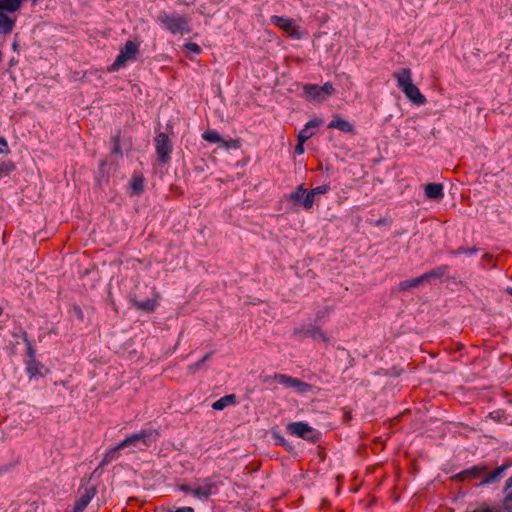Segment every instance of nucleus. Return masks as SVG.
I'll use <instances>...</instances> for the list:
<instances>
[{"mask_svg": "<svg viewBox=\"0 0 512 512\" xmlns=\"http://www.w3.org/2000/svg\"><path fill=\"white\" fill-rule=\"evenodd\" d=\"M203 138L206 141L211 142V143L221 142V137H220L219 133L216 131H212V130L205 131L203 134Z\"/></svg>", "mask_w": 512, "mask_h": 512, "instance_id": "nucleus-29", "label": "nucleus"}, {"mask_svg": "<svg viewBox=\"0 0 512 512\" xmlns=\"http://www.w3.org/2000/svg\"><path fill=\"white\" fill-rule=\"evenodd\" d=\"M305 336L310 337L314 340H322L324 342H328V337L317 327H311L304 332Z\"/></svg>", "mask_w": 512, "mask_h": 512, "instance_id": "nucleus-26", "label": "nucleus"}, {"mask_svg": "<svg viewBox=\"0 0 512 512\" xmlns=\"http://www.w3.org/2000/svg\"><path fill=\"white\" fill-rule=\"evenodd\" d=\"M476 251H477L476 248L465 249L464 247H460L457 250L452 251L451 254H453V255H460V254H463V253H475Z\"/></svg>", "mask_w": 512, "mask_h": 512, "instance_id": "nucleus-35", "label": "nucleus"}, {"mask_svg": "<svg viewBox=\"0 0 512 512\" xmlns=\"http://www.w3.org/2000/svg\"><path fill=\"white\" fill-rule=\"evenodd\" d=\"M289 35L290 37H297L299 38L300 35L296 32V29L292 26V24L290 23V32H289Z\"/></svg>", "mask_w": 512, "mask_h": 512, "instance_id": "nucleus-43", "label": "nucleus"}, {"mask_svg": "<svg viewBox=\"0 0 512 512\" xmlns=\"http://www.w3.org/2000/svg\"><path fill=\"white\" fill-rule=\"evenodd\" d=\"M23 341L27 347V356H28L29 360L36 359L35 358V349L33 348L31 341L29 340L26 332L23 333Z\"/></svg>", "mask_w": 512, "mask_h": 512, "instance_id": "nucleus-30", "label": "nucleus"}, {"mask_svg": "<svg viewBox=\"0 0 512 512\" xmlns=\"http://www.w3.org/2000/svg\"><path fill=\"white\" fill-rule=\"evenodd\" d=\"M273 379L277 380L279 383L287 385L288 384V377L283 374H275Z\"/></svg>", "mask_w": 512, "mask_h": 512, "instance_id": "nucleus-38", "label": "nucleus"}, {"mask_svg": "<svg viewBox=\"0 0 512 512\" xmlns=\"http://www.w3.org/2000/svg\"><path fill=\"white\" fill-rule=\"evenodd\" d=\"M3 313V309L0 307V316L2 315Z\"/></svg>", "mask_w": 512, "mask_h": 512, "instance_id": "nucleus-49", "label": "nucleus"}, {"mask_svg": "<svg viewBox=\"0 0 512 512\" xmlns=\"http://www.w3.org/2000/svg\"><path fill=\"white\" fill-rule=\"evenodd\" d=\"M185 48L188 49L189 51L195 53V54H199L201 52L200 46L198 44H196V43H193V42L187 43L185 45Z\"/></svg>", "mask_w": 512, "mask_h": 512, "instance_id": "nucleus-34", "label": "nucleus"}, {"mask_svg": "<svg viewBox=\"0 0 512 512\" xmlns=\"http://www.w3.org/2000/svg\"><path fill=\"white\" fill-rule=\"evenodd\" d=\"M131 189L134 195H140L144 190V179L140 175H134L131 180Z\"/></svg>", "mask_w": 512, "mask_h": 512, "instance_id": "nucleus-24", "label": "nucleus"}, {"mask_svg": "<svg viewBox=\"0 0 512 512\" xmlns=\"http://www.w3.org/2000/svg\"><path fill=\"white\" fill-rule=\"evenodd\" d=\"M155 149L159 162L167 164L170 161V154L172 153L173 145L166 133L160 132L156 135Z\"/></svg>", "mask_w": 512, "mask_h": 512, "instance_id": "nucleus-6", "label": "nucleus"}, {"mask_svg": "<svg viewBox=\"0 0 512 512\" xmlns=\"http://www.w3.org/2000/svg\"><path fill=\"white\" fill-rule=\"evenodd\" d=\"M507 467H508L507 465H502V466L496 468L493 472L489 473L486 476V478L481 482V485L489 484V483L496 481L501 476L503 471L507 469Z\"/></svg>", "mask_w": 512, "mask_h": 512, "instance_id": "nucleus-27", "label": "nucleus"}, {"mask_svg": "<svg viewBox=\"0 0 512 512\" xmlns=\"http://www.w3.org/2000/svg\"><path fill=\"white\" fill-rule=\"evenodd\" d=\"M272 21L275 25L280 27L284 32H288V19L278 16H273Z\"/></svg>", "mask_w": 512, "mask_h": 512, "instance_id": "nucleus-33", "label": "nucleus"}, {"mask_svg": "<svg viewBox=\"0 0 512 512\" xmlns=\"http://www.w3.org/2000/svg\"><path fill=\"white\" fill-rule=\"evenodd\" d=\"M424 280L422 279V275L413 279L404 280L399 283V290L400 291H406L415 287H418L419 285L423 284Z\"/></svg>", "mask_w": 512, "mask_h": 512, "instance_id": "nucleus-21", "label": "nucleus"}, {"mask_svg": "<svg viewBox=\"0 0 512 512\" xmlns=\"http://www.w3.org/2000/svg\"><path fill=\"white\" fill-rule=\"evenodd\" d=\"M179 490L186 493V494H191L192 495V491H193V484L191 485H188V484H182V485H179L178 486Z\"/></svg>", "mask_w": 512, "mask_h": 512, "instance_id": "nucleus-37", "label": "nucleus"}, {"mask_svg": "<svg viewBox=\"0 0 512 512\" xmlns=\"http://www.w3.org/2000/svg\"><path fill=\"white\" fill-rule=\"evenodd\" d=\"M154 298H147L145 300H137L135 298L131 299L133 306L143 312L152 313L159 306L158 299L160 298V294L154 290Z\"/></svg>", "mask_w": 512, "mask_h": 512, "instance_id": "nucleus-10", "label": "nucleus"}, {"mask_svg": "<svg viewBox=\"0 0 512 512\" xmlns=\"http://www.w3.org/2000/svg\"><path fill=\"white\" fill-rule=\"evenodd\" d=\"M15 169V164L11 161H5L0 164V175H8Z\"/></svg>", "mask_w": 512, "mask_h": 512, "instance_id": "nucleus-32", "label": "nucleus"}, {"mask_svg": "<svg viewBox=\"0 0 512 512\" xmlns=\"http://www.w3.org/2000/svg\"><path fill=\"white\" fill-rule=\"evenodd\" d=\"M121 449L122 448H118V444L115 447L109 449L105 453V455L100 463V466H105V465L111 463L112 461L116 460L119 457V451Z\"/></svg>", "mask_w": 512, "mask_h": 512, "instance_id": "nucleus-22", "label": "nucleus"}, {"mask_svg": "<svg viewBox=\"0 0 512 512\" xmlns=\"http://www.w3.org/2000/svg\"><path fill=\"white\" fill-rule=\"evenodd\" d=\"M139 52V46L134 41L128 40L120 49L114 63L108 67V72H115L125 66L129 60H134Z\"/></svg>", "mask_w": 512, "mask_h": 512, "instance_id": "nucleus-5", "label": "nucleus"}, {"mask_svg": "<svg viewBox=\"0 0 512 512\" xmlns=\"http://www.w3.org/2000/svg\"><path fill=\"white\" fill-rule=\"evenodd\" d=\"M96 494L94 486H86L80 489V497L76 501L73 512H83Z\"/></svg>", "mask_w": 512, "mask_h": 512, "instance_id": "nucleus-9", "label": "nucleus"}, {"mask_svg": "<svg viewBox=\"0 0 512 512\" xmlns=\"http://www.w3.org/2000/svg\"><path fill=\"white\" fill-rule=\"evenodd\" d=\"M1 153H4V149L3 148H0V154Z\"/></svg>", "mask_w": 512, "mask_h": 512, "instance_id": "nucleus-48", "label": "nucleus"}, {"mask_svg": "<svg viewBox=\"0 0 512 512\" xmlns=\"http://www.w3.org/2000/svg\"><path fill=\"white\" fill-rule=\"evenodd\" d=\"M328 128L330 129H338L342 132H345V133H353L354 132V127L351 123H349L348 121L344 120V119H341L339 117H335L328 125Z\"/></svg>", "mask_w": 512, "mask_h": 512, "instance_id": "nucleus-15", "label": "nucleus"}, {"mask_svg": "<svg viewBox=\"0 0 512 512\" xmlns=\"http://www.w3.org/2000/svg\"><path fill=\"white\" fill-rule=\"evenodd\" d=\"M321 124V119H312L307 122L305 127L298 134V142H306L308 139H310L314 135V129L319 127Z\"/></svg>", "mask_w": 512, "mask_h": 512, "instance_id": "nucleus-11", "label": "nucleus"}, {"mask_svg": "<svg viewBox=\"0 0 512 512\" xmlns=\"http://www.w3.org/2000/svg\"><path fill=\"white\" fill-rule=\"evenodd\" d=\"M216 489V483L210 478H205L193 484L192 496L200 500H207Z\"/></svg>", "mask_w": 512, "mask_h": 512, "instance_id": "nucleus-8", "label": "nucleus"}, {"mask_svg": "<svg viewBox=\"0 0 512 512\" xmlns=\"http://www.w3.org/2000/svg\"><path fill=\"white\" fill-rule=\"evenodd\" d=\"M290 388H293L299 394H307L314 392V386L290 377Z\"/></svg>", "mask_w": 512, "mask_h": 512, "instance_id": "nucleus-17", "label": "nucleus"}, {"mask_svg": "<svg viewBox=\"0 0 512 512\" xmlns=\"http://www.w3.org/2000/svg\"><path fill=\"white\" fill-rule=\"evenodd\" d=\"M393 77L396 79L398 87L401 88L402 92L412 103L416 105H424L426 103L425 96L412 83V73L409 68H401L395 71Z\"/></svg>", "mask_w": 512, "mask_h": 512, "instance_id": "nucleus-1", "label": "nucleus"}, {"mask_svg": "<svg viewBox=\"0 0 512 512\" xmlns=\"http://www.w3.org/2000/svg\"><path fill=\"white\" fill-rule=\"evenodd\" d=\"M484 259H485L487 262H491V261H492V259H493V256H492V255H490V254H485V255H484Z\"/></svg>", "mask_w": 512, "mask_h": 512, "instance_id": "nucleus-44", "label": "nucleus"}, {"mask_svg": "<svg viewBox=\"0 0 512 512\" xmlns=\"http://www.w3.org/2000/svg\"><path fill=\"white\" fill-rule=\"evenodd\" d=\"M237 402V397L235 394L225 395L222 398L218 399L210 406L215 410H222L225 407L235 405Z\"/></svg>", "mask_w": 512, "mask_h": 512, "instance_id": "nucleus-16", "label": "nucleus"}, {"mask_svg": "<svg viewBox=\"0 0 512 512\" xmlns=\"http://www.w3.org/2000/svg\"><path fill=\"white\" fill-rule=\"evenodd\" d=\"M425 196L429 199H441L444 196L443 185L440 183H429L425 186Z\"/></svg>", "mask_w": 512, "mask_h": 512, "instance_id": "nucleus-13", "label": "nucleus"}, {"mask_svg": "<svg viewBox=\"0 0 512 512\" xmlns=\"http://www.w3.org/2000/svg\"><path fill=\"white\" fill-rule=\"evenodd\" d=\"M507 292H508V294H509V295H511V296H512V288H508V289H507Z\"/></svg>", "mask_w": 512, "mask_h": 512, "instance_id": "nucleus-45", "label": "nucleus"}, {"mask_svg": "<svg viewBox=\"0 0 512 512\" xmlns=\"http://www.w3.org/2000/svg\"><path fill=\"white\" fill-rule=\"evenodd\" d=\"M15 21L9 18L4 13L0 12V29L3 33L8 34L13 30Z\"/></svg>", "mask_w": 512, "mask_h": 512, "instance_id": "nucleus-23", "label": "nucleus"}, {"mask_svg": "<svg viewBox=\"0 0 512 512\" xmlns=\"http://www.w3.org/2000/svg\"><path fill=\"white\" fill-rule=\"evenodd\" d=\"M448 270V266L447 265H442V266H438L432 270H430L429 272H426L422 275V279L425 281H428L430 279H436V278H441L443 277L446 272Z\"/></svg>", "mask_w": 512, "mask_h": 512, "instance_id": "nucleus-19", "label": "nucleus"}, {"mask_svg": "<svg viewBox=\"0 0 512 512\" xmlns=\"http://www.w3.org/2000/svg\"><path fill=\"white\" fill-rule=\"evenodd\" d=\"M112 141H113V150H112L113 153L122 157L123 154H122V151L120 148V131L116 132L112 136Z\"/></svg>", "mask_w": 512, "mask_h": 512, "instance_id": "nucleus-31", "label": "nucleus"}, {"mask_svg": "<svg viewBox=\"0 0 512 512\" xmlns=\"http://www.w3.org/2000/svg\"><path fill=\"white\" fill-rule=\"evenodd\" d=\"M40 0H32V5H36Z\"/></svg>", "mask_w": 512, "mask_h": 512, "instance_id": "nucleus-46", "label": "nucleus"}, {"mask_svg": "<svg viewBox=\"0 0 512 512\" xmlns=\"http://www.w3.org/2000/svg\"><path fill=\"white\" fill-rule=\"evenodd\" d=\"M157 19L172 34L184 35L191 32L189 20L185 16L170 15L165 11H161Z\"/></svg>", "mask_w": 512, "mask_h": 512, "instance_id": "nucleus-3", "label": "nucleus"}, {"mask_svg": "<svg viewBox=\"0 0 512 512\" xmlns=\"http://www.w3.org/2000/svg\"><path fill=\"white\" fill-rule=\"evenodd\" d=\"M271 434H272L273 438L276 440V443H277V444L285 445V439H284V437H281V436L279 435V433L277 432V430H276V429H273V430L271 431Z\"/></svg>", "mask_w": 512, "mask_h": 512, "instance_id": "nucleus-36", "label": "nucleus"}, {"mask_svg": "<svg viewBox=\"0 0 512 512\" xmlns=\"http://www.w3.org/2000/svg\"><path fill=\"white\" fill-rule=\"evenodd\" d=\"M304 143L305 142H298L297 145L295 146V152L297 154H302L304 152Z\"/></svg>", "mask_w": 512, "mask_h": 512, "instance_id": "nucleus-41", "label": "nucleus"}, {"mask_svg": "<svg viewBox=\"0 0 512 512\" xmlns=\"http://www.w3.org/2000/svg\"><path fill=\"white\" fill-rule=\"evenodd\" d=\"M486 470L487 468L485 466H474L460 472L456 477L460 480L474 479L484 474Z\"/></svg>", "mask_w": 512, "mask_h": 512, "instance_id": "nucleus-14", "label": "nucleus"}, {"mask_svg": "<svg viewBox=\"0 0 512 512\" xmlns=\"http://www.w3.org/2000/svg\"><path fill=\"white\" fill-rule=\"evenodd\" d=\"M308 192L302 186H299L296 191L290 194V201L296 207L304 208L303 200Z\"/></svg>", "mask_w": 512, "mask_h": 512, "instance_id": "nucleus-18", "label": "nucleus"}, {"mask_svg": "<svg viewBox=\"0 0 512 512\" xmlns=\"http://www.w3.org/2000/svg\"><path fill=\"white\" fill-rule=\"evenodd\" d=\"M211 355H212V352H209L206 355H204V357L199 362L196 363V366L200 367L202 364H204L211 357Z\"/></svg>", "mask_w": 512, "mask_h": 512, "instance_id": "nucleus-42", "label": "nucleus"}, {"mask_svg": "<svg viewBox=\"0 0 512 512\" xmlns=\"http://www.w3.org/2000/svg\"><path fill=\"white\" fill-rule=\"evenodd\" d=\"M43 364L36 359L27 361V373L30 377L36 376L41 373V369L43 368Z\"/></svg>", "mask_w": 512, "mask_h": 512, "instance_id": "nucleus-25", "label": "nucleus"}, {"mask_svg": "<svg viewBox=\"0 0 512 512\" xmlns=\"http://www.w3.org/2000/svg\"><path fill=\"white\" fill-rule=\"evenodd\" d=\"M509 512H512V511H509Z\"/></svg>", "mask_w": 512, "mask_h": 512, "instance_id": "nucleus-50", "label": "nucleus"}, {"mask_svg": "<svg viewBox=\"0 0 512 512\" xmlns=\"http://www.w3.org/2000/svg\"><path fill=\"white\" fill-rule=\"evenodd\" d=\"M22 0H1V8L8 12H15L21 7Z\"/></svg>", "mask_w": 512, "mask_h": 512, "instance_id": "nucleus-28", "label": "nucleus"}, {"mask_svg": "<svg viewBox=\"0 0 512 512\" xmlns=\"http://www.w3.org/2000/svg\"><path fill=\"white\" fill-rule=\"evenodd\" d=\"M335 93V88L331 82H326L319 86L316 84H305L303 86V95L309 101L323 102Z\"/></svg>", "mask_w": 512, "mask_h": 512, "instance_id": "nucleus-4", "label": "nucleus"}, {"mask_svg": "<svg viewBox=\"0 0 512 512\" xmlns=\"http://www.w3.org/2000/svg\"><path fill=\"white\" fill-rule=\"evenodd\" d=\"M0 148L4 149V153H9L8 143L4 137H0Z\"/></svg>", "mask_w": 512, "mask_h": 512, "instance_id": "nucleus-40", "label": "nucleus"}, {"mask_svg": "<svg viewBox=\"0 0 512 512\" xmlns=\"http://www.w3.org/2000/svg\"><path fill=\"white\" fill-rule=\"evenodd\" d=\"M506 495L503 500V506L506 510L512 509V475L507 479L504 489Z\"/></svg>", "mask_w": 512, "mask_h": 512, "instance_id": "nucleus-20", "label": "nucleus"}, {"mask_svg": "<svg viewBox=\"0 0 512 512\" xmlns=\"http://www.w3.org/2000/svg\"><path fill=\"white\" fill-rule=\"evenodd\" d=\"M327 191H328V187L325 185L318 186V187L312 189L311 191H309L303 200L304 209L305 210L311 209L314 204L315 195L325 194Z\"/></svg>", "mask_w": 512, "mask_h": 512, "instance_id": "nucleus-12", "label": "nucleus"}, {"mask_svg": "<svg viewBox=\"0 0 512 512\" xmlns=\"http://www.w3.org/2000/svg\"><path fill=\"white\" fill-rule=\"evenodd\" d=\"M167 512H194V509L192 507L185 506L177 508L176 510L169 509Z\"/></svg>", "mask_w": 512, "mask_h": 512, "instance_id": "nucleus-39", "label": "nucleus"}, {"mask_svg": "<svg viewBox=\"0 0 512 512\" xmlns=\"http://www.w3.org/2000/svg\"><path fill=\"white\" fill-rule=\"evenodd\" d=\"M270 380V377H266L264 382H268Z\"/></svg>", "mask_w": 512, "mask_h": 512, "instance_id": "nucleus-47", "label": "nucleus"}, {"mask_svg": "<svg viewBox=\"0 0 512 512\" xmlns=\"http://www.w3.org/2000/svg\"><path fill=\"white\" fill-rule=\"evenodd\" d=\"M290 434L303 438L312 443H317L321 439V432L309 426L304 422L290 424Z\"/></svg>", "mask_w": 512, "mask_h": 512, "instance_id": "nucleus-7", "label": "nucleus"}, {"mask_svg": "<svg viewBox=\"0 0 512 512\" xmlns=\"http://www.w3.org/2000/svg\"><path fill=\"white\" fill-rule=\"evenodd\" d=\"M158 433L152 430H143L139 433L126 437L118 444V448H131V452L135 450H144L156 441Z\"/></svg>", "mask_w": 512, "mask_h": 512, "instance_id": "nucleus-2", "label": "nucleus"}]
</instances>
